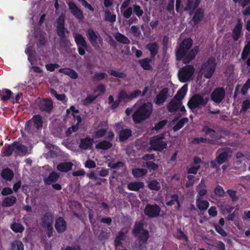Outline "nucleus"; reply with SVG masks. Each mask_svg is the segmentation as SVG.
Returning <instances> with one entry per match:
<instances>
[{
    "mask_svg": "<svg viewBox=\"0 0 250 250\" xmlns=\"http://www.w3.org/2000/svg\"><path fill=\"white\" fill-rule=\"evenodd\" d=\"M54 216L51 212H45L42 218V228L53 225Z\"/></svg>",
    "mask_w": 250,
    "mask_h": 250,
    "instance_id": "21",
    "label": "nucleus"
},
{
    "mask_svg": "<svg viewBox=\"0 0 250 250\" xmlns=\"http://www.w3.org/2000/svg\"><path fill=\"white\" fill-rule=\"evenodd\" d=\"M153 59L150 57V58H145L139 61V63L140 66L145 70H151L152 69L150 62L152 61Z\"/></svg>",
    "mask_w": 250,
    "mask_h": 250,
    "instance_id": "35",
    "label": "nucleus"
},
{
    "mask_svg": "<svg viewBox=\"0 0 250 250\" xmlns=\"http://www.w3.org/2000/svg\"><path fill=\"white\" fill-rule=\"evenodd\" d=\"M67 4L71 13L77 19L82 20L84 18L83 11L77 6L74 2L70 1Z\"/></svg>",
    "mask_w": 250,
    "mask_h": 250,
    "instance_id": "16",
    "label": "nucleus"
},
{
    "mask_svg": "<svg viewBox=\"0 0 250 250\" xmlns=\"http://www.w3.org/2000/svg\"><path fill=\"white\" fill-rule=\"evenodd\" d=\"M93 145V139L89 136L80 140V143L79 147L83 150H86L91 148Z\"/></svg>",
    "mask_w": 250,
    "mask_h": 250,
    "instance_id": "22",
    "label": "nucleus"
},
{
    "mask_svg": "<svg viewBox=\"0 0 250 250\" xmlns=\"http://www.w3.org/2000/svg\"><path fill=\"white\" fill-rule=\"evenodd\" d=\"M250 54V41H249L247 44L244 46L241 54V59L243 60H245Z\"/></svg>",
    "mask_w": 250,
    "mask_h": 250,
    "instance_id": "48",
    "label": "nucleus"
},
{
    "mask_svg": "<svg viewBox=\"0 0 250 250\" xmlns=\"http://www.w3.org/2000/svg\"><path fill=\"white\" fill-rule=\"evenodd\" d=\"M188 91V85L184 84L177 92L173 99L182 104V100L184 99Z\"/></svg>",
    "mask_w": 250,
    "mask_h": 250,
    "instance_id": "26",
    "label": "nucleus"
},
{
    "mask_svg": "<svg viewBox=\"0 0 250 250\" xmlns=\"http://www.w3.org/2000/svg\"><path fill=\"white\" fill-rule=\"evenodd\" d=\"M28 151L27 147L18 141H15V156H24Z\"/></svg>",
    "mask_w": 250,
    "mask_h": 250,
    "instance_id": "17",
    "label": "nucleus"
},
{
    "mask_svg": "<svg viewBox=\"0 0 250 250\" xmlns=\"http://www.w3.org/2000/svg\"><path fill=\"white\" fill-rule=\"evenodd\" d=\"M13 95L12 92L7 88L0 89V96L1 100L3 102H7L11 99Z\"/></svg>",
    "mask_w": 250,
    "mask_h": 250,
    "instance_id": "36",
    "label": "nucleus"
},
{
    "mask_svg": "<svg viewBox=\"0 0 250 250\" xmlns=\"http://www.w3.org/2000/svg\"><path fill=\"white\" fill-rule=\"evenodd\" d=\"M200 2L201 0H188L185 10L189 11L190 15H192L195 10L199 7Z\"/></svg>",
    "mask_w": 250,
    "mask_h": 250,
    "instance_id": "20",
    "label": "nucleus"
},
{
    "mask_svg": "<svg viewBox=\"0 0 250 250\" xmlns=\"http://www.w3.org/2000/svg\"><path fill=\"white\" fill-rule=\"evenodd\" d=\"M195 72V68L192 65H186L181 68L178 72V77L181 83H186L190 81Z\"/></svg>",
    "mask_w": 250,
    "mask_h": 250,
    "instance_id": "6",
    "label": "nucleus"
},
{
    "mask_svg": "<svg viewBox=\"0 0 250 250\" xmlns=\"http://www.w3.org/2000/svg\"><path fill=\"white\" fill-rule=\"evenodd\" d=\"M193 16L191 19V21L194 25H197L200 22L203 21L205 15V9L202 8H197L193 12Z\"/></svg>",
    "mask_w": 250,
    "mask_h": 250,
    "instance_id": "14",
    "label": "nucleus"
},
{
    "mask_svg": "<svg viewBox=\"0 0 250 250\" xmlns=\"http://www.w3.org/2000/svg\"><path fill=\"white\" fill-rule=\"evenodd\" d=\"M227 192L233 201H236L238 200V197L236 195V191L235 190L228 189Z\"/></svg>",
    "mask_w": 250,
    "mask_h": 250,
    "instance_id": "63",
    "label": "nucleus"
},
{
    "mask_svg": "<svg viewBox=\"0 0 250 250\" xmlns=\"http://www.w3.org/2000/svg\"><path fill=\"white\" fill-rule=\"evenodd\" d=\"M242 29V23L240 19H238L237 22L232 30V37L234 41H237L239 39Z\"/></svg>",
    "mask_w": 250,
    "mask_h": 250,
    "instance_id": "24",
    "label": "nucleus"
},
{
    "mask_svg": "<svg viewBox=\"0 0 250 250\" xmlns=\"http://www.w3.org/2000/svg\"><path fill=\"white\" fill-rule=\"evenodd\" d=\"M217 63L215 58H208L207 61L201 66V70L203 72L204 77L210 79L215 72Z\"/></svg>",
    "mask_w": 250,
    "mask_h": 250,
    "instance_id": "4",
    "label": "nucleus"
},
{
    "mask_svg": "<svg viewBox=\"0 0 250 250\" xmlns=\"http://www.w3.org/2000/svg\"><path fill=\"white\" fill-rule=\"evenodd\" d=\"M250 88V79H248L247 80V81L246 82V83L243 85V86L241 88V92L242 93V94L243 95H245L247 93V92Z\"/></svg>",
    "mask_w": 250,
    "mask_h": 250,
    "instance_id": "62",
    "label": "nucleus"
},
{
    "mask_svg": "<svg viewBox=\"0 0 250 250\" xmlns=\"http://www.w3.org/2000/svg\"><path fill=\"white\" fill-rule=\"evenodd\" d=\"M136 108L132 115L134 123L136 124H141L148 119L153 112V105L151 102H147L134 106Z\"/></svg>",
    "mask_w": 250,
    "mask_h": 250,
    "instance_id": "2",
    "label": "nucleus"
},
{
    "mask_svg": "<svg viewBox=\"0 0 250 250\" xmlns=\"http://www.w3.org/2000/svg\"><path fill=\"white\" fill-rule=\"evenodd\" d=\"M161 211V208L158 205L147 204L144 209V213L149 218H154L159 216Z\"/></svg>",
    "mask_w": 250,
    "mask_h": 250,
    "instance_id": "11",
    "label": "nucleus"
},
{
    "mask_svg": "<svg viewBox=\"0 0 250 250\" xmlns=\"http://www.w3.org/2000/svg\"><path fill=\"white\" fill-rule=\"evenodd\" d=\"M196 207L201 211L206 210L209 206V203L207 200H201L199 197L196 200Z\"/></svg>",
    "mask_w": 250,
    "mask_h": 250,
    "instance_id": "38",
    "label": "nucleus"
},
{
    "mask_svg": "<svg viewBox=\"0 0 250 250\" xmlns=\"http://www.w3.org/2000/svg\"><path fill=\"white\" fill-rule=\"evenodd\" d=\"M145 187L144 183L142 182H132L127 185V188L129 190L138 191Z\"/></svg>",
    "mask_w": 250,
    "mask_h": 250,
    "instance_id": "32",
    "label": "nucleus"
},
{
    "mask_svg": "<svg viewBox=\"0 0 250 250\" xmlns=\"http://www.w3.org/2000/svg\"><path fill=\"white\" fill-rule=\"evenodd\" d=\"M115 38V39L119 42L125 44H128L130 43V41L129 39L120 33H117Z\"/></svg>",
    "mask_w": 250,
    "mask_h": 250,
    "instance_id": "46",
    "label": "nucleus"
},
{
    "mask_svg": "<svg viewBox=\"0 0 250 250\" xmlns=\"http://www.w3.org/2000/svg\"><path fill=\"white\" fill-rule=\"evenodd\" d=\"M13 153L15 154V141L8 145L5 150L3 152V155L4 156L10 157Z\"/></svg>",
    "mask_w": 250,
    "mask_h": 250,
    "instance_id": "44",
    "label": "nucleus"
},
{
    "mask_svg": "<svg viewBox=\"0 0 250 250\" xmlns=\"http://www.w3.org/2000/svg\"><path fill=\"white\" fill-rule=\"evenodd\" d=\"M73 164L72 162L60 163L57 166V169L61 172H67L71 170Z\"/></svg>",
    "mask_w": 250,
    "mask_h": 250,
    "instance_id": "33",
    "label": "nucleus"
},
{
    "mask_svg": "<svg viewBox=\"0 0 250 250\" xmlns=\"http://www.w3.org/2000/svg\"><path fill=\"white\" fill-rule=\"evenodd\" d=\"M149 237V231L147 229H143V231H142L136 237L140 245H146L147 244Z\"/></svg>",
    "mask_w": 250,
    "mask_h": 250,
    "instance_id": "28",
    "label": "nucleus"
},
{
    "mask_svg": "<svg viewBox=\"0 0 250 250\" xmlns=\"http://www.w3.org/2000/svg\"><path fill=\"white\" fill-rule=\"evenodd\" d=\"M147 172V170L145 168H135L132 170V174L135 178L144 177Z\"/></svg>",
    "mask_w": 250,
    "mask_h": 250,
    "instance_id": "41",
    "label": "nucleus"
},
{
    "mask_svg": "<svg viewBox=\"0 0 250 250\" xmlns=\"http://www.w3.org/2000/svg\"><path fill=\"white\" fill-rule=\"evenodd\" d=\"M250 108V101L246 100L242 102L240 113L246 112Z\"/></svg>",
    "mask_w": 250,
    "mask_h": 250,
    "instance_id": "60",
    "label": "nucleus"
},
{
    "mask_svg": "<svg viewBox=\"0 0 250 250\" xmlns=\"http://www.w3.org/2000/svg\"><path fill=\"white\" fill-rule=\"evenodd\" d=\"M202 132L205 133L206 135L209 136L211 138L215 141L219 140L222 138L221 135L218 133L214 129L210 128L208 125H205L203 127Z\"/></svg>",
    "mask_w": 250,
    "mask_h": 250,
    "instance_id": "18",
    "label": "nucleus"
},
{
    "mask_svg": "<svg viewBox=\"0 0 250 250\" xmlns=\"http://www.w3.org/2000/svg\"><path fill=\"white\" fill-rule=\"evenodd\" d=\"M60 73H62L68 76L72 79H76L78 78V73L73 69L68 67L61 68L59 70Z\"/></svg>",
    "mask_w": 250,
    "mask_h": 250,
    "instance_id": "31",
    "label": "nucleus"
},
{
    "mask_svg": "<svg viewBox=\"0 0 250 250\" xmlns=\"http://www.w3.org/2000/svg\"><path fill=\"white\" fill-rule=\"evenodd\" d=\"M105 20L113 23L116 21V16L115 14H111L109 10H107L105 11Z\"/></svg>",
    "mask_w": 250,
    "mask_h": 250,
    "instance_id": "54",
    "label": "nucleus"
},
{
    "mask_svg": "<svg viewBox=\"0 0 250 250\" xmlns=\"http://www.w3.org/2000/svg\"><path fill=\"white\" fill-rule=\"evenodd\" d=\"M164 136L163 134L154 136L150 140L149 150L158 151H162L167 147V143L164 141Z\"/></svg>",
    "mask_w": 250,
    "mask_h": 250,
    "instance_id": "5",
    "label": "nucleus"
},
{
    "mask_svg": "<svg viewBox=\"0 0 250 250\" xmlns=\"http://www.w3.org/2000/svg\"><path fill=\"white\" fill-rule=\"evenodd\" d=\"M86 35L92 46L96 49H100L103 39L99 34L93 29L88 28L86 31Z\"/></svg>",
    "mask_w": 250,
    "mask_h": 250,
    "instance_id": "8",
    "label": "nucleus"
},
{
    "mask_svg": "<svg viewBox=\"0 0 250 250\" xmlns=\"http://www.w3.org/2000/svg\"><path fill=\"white\" fill-rule=\"evenodd\" d=\"M132 9L134 13L139 18L141 17L144 14L143 10L142 9L141 6L139 5L136 4H134Z\"/></svg>",
    "mask_w": 250,
    "mask_h": 250,
    "instance_id": "56",
    "label": "nucleus"
},
{
    "mask_svg": "<svg viewBox=\"0 0 250 250\" xmlns=\"http://www.w3.org/2000/svg\"><path fill=\"white\" fill-rule=\"evenodd\" d=\"M119 140L123 142L127 140L132 135L131 129L125 128L121 129L119 132Z\"/></svg>",
    "mask_w": 250,
    "mask_h": 250,
    "instance_id": "29",
    "label": "nucleus"
},
{
    "mask_svg": "<svg viewBox=\"0 0 250 250\" xmlns=\"http://www.w3.org/2000/svg\"><path fill=\"white\" fill-rule=\"evenodd\" d=\"M79 126L77 125H73L68 127L65 132L66 137H69L73 132H75L79 130Z\"/></svg>",
    "mask_w": 250,
    "mask_h": 250,
    "instance_id": "58",
    "label": "nucleus"
},
{
    "mask_svg": "<svg viewBox=\"0 0 250 250\" xmlns=\"http://www.w3.org/2000/svg\"><path fill=\"white\" fill-rule=\"evenodd\" d=\"M188 119L187 117L182 118L179 120L176 124L173 127V130L174 131H177L182 128L185 124L188 123Z\"/></svg>",
    "mask_w": 250,
    "mask_h": 250,
    "instance_id": "47",
    "label": "nucleus"
},
{
    "mask_svg": "<svg viewBox=\"0 0 250 250\" xmlns=\"http://www.w3.org/2000/svg\"><path fill=\"white\" fill-rule=\"evenodd\" d=\"M112 146V144L110 142L106 140H104L100 142L96 145V148L97 149L107 150Z\"/></svg>",
    "mask_w": 250,
    "mask_h": 250,
    "instance_id": "42",
    "label": "nucleus"
},
{
    "mask_svg": "<svg viewBox=\"0 0 250 250\" xmlns=\"http://www.w3.org/2000/svg\"><path fill=\"white\" fill-rule=\"evenodd\" d=\"M65 17L61 14L57 19V33L61 38V43L65 45L68 43V41L65 39V31L69 33L68 31L64 27Z\"/></svg>",
    "mask_w": 250,
    "mask_h": 250,
    "instance_id": "7",
    "label": "nucleus"
},
{
    "mask_svg": "<svg viewBox=\"0 0 250 250\" xmlns=\"http://www.w3.org/2000/svg\"><path fill=\"white\" fill-rule=\"evenodd\" d=\"M143 167H146L150 171H156L159 168V165L153 161L146 162Z\"/></svg>",
    "mask_w": 250,
    "mask_h": 250,
    "instance_id": "53",
    "label": "nucleus"
},
{
    "mask_svg": "<svg viewBox=\"0 0 250 250\" xmlns=\"http://www.w3.org/2000/svg\"><path fill=\"white\" fill-rule=\"evenodd\" d=\"M60 177V175L55 171L50 172L49 175L44 178L43 182L46 185H50L51 183H54L58 181Z\"/></svg>",
    "mask_w": 250,
    "mask_h": 250,
    "instance_id": "27",
    "label": "nucleus"
},
{
    "mask_svg": "<svg viewBox=\"0 0 250 250\" xmlns=\"http://www.w3.org/2000/svg\"><path fill=\"white\" fill-rule=\"evenodd\" d=\"M39 108L41 111L50 113L53 108V102L49 99H43L39 104Z\"/></svg>",
    "mask_w": 250,
    "mask_h": 250,
    "instance_id": "13",
    "label": "nucleus"
},
{
    "mask_svg": "<svg viewBox=\"0 0 250 250\" xmlns=\"http://www.w3.org/2000/svg\"><path fill=\"white\" fill-rule=\"evenodd\" d=\"M74 38L79 54L81 56L84 55L85 53V50L88 48L87 43L84 37L82 34L75 33L74 35Z\"/></svg>",
    "mask_w": 250,
    "mask_h": 250,
    "instance_id": "10",
    "label": "nucleus"
},
{
    "mask_svg": "<svg viewBox=\"0 0 250 250\" xmlns=\"http://www.w3.org/2000/svg\"><path fill=\"white\" fill-rule=\"evenodd\" d=\"M22 93L21 92H18L15 96L12 95L11 97V102L13 104L20 103L22 100Z\"/></svg>",
    "mask_w": 250,
    "mask_h": 250,
    "instance_id": "55",
    "label": "nucleus"
},
{
    "mask_svg": "<svg viewBox=\"0 0 250 250\" xmlns=\"http://www.w3.org/2000/svg\"><path fill=\"white\" fill-rule=\"evenodd\" d=\"M188 181L185 184V186L187 188H189L193 186L195 183V176L192 175H188L187 176Z\"/></svg>",
    "mask_w": 250,
    "mask_h": 250,
    "instance_id": "61",
    "label": "nucleus"
},
{
    "mask_svg": "<svg viewBox=\"0 0 250 250\" xmlns=\"http://www.w3.org/2000/svg\"><path fill=\"white\" fill-rule=\"evenodd\" d=\"M118 97L124 103H127L131 101L129 94H128L125 90H122L119 93Z\"/></svg>",
    "mask_w": 250,
    "mask_h": 250,
    "instance_id": "49",
    "label": "nucleus"
},
{
    "mask_svg": "<svg viewBox=\"0 0 250 250\" xmlns=\"http://www.w3.org/2000/svg\"><path fill=\"white\" fill-rule=\"evenodd\" d=\"M192 44L193 41L190 38L185 39L176 48V61H182L183 63L188 64L194 60L199 49L198 46H195L191 49Z\"/></svg>",
    "mask_w": 250,
    "mask_h": 250,
    "instance_id": "1",
    "label": "nucleus"
},
{
    "mask_svg": "<svg viewBox=\"0 0 250 250\" xmlns=\"http://www.w3.org/2000/svg\"><path fill=\"white\" fill-rule=\"evenodd\" d=\"M107 76V74L105 72H95L92 76V79L93 81H101Z\"/></svg>",
    "mask_w": 250,
    "mask_h": 250,
    "instance_id": "50",
    "label": "nucleus"
},
{
    "mask_svg": "<svg viewBox=\"0 0 250 250\" xmlns=\"http://www.w3.org/2000/svg\"><path fill=\"white\" fill-rule=\"evenodd\" d=\"M144 224L142 221H137L135 223L132 233L134 237H137L141 232L143 231Z\"/></svg>",
    "mask_w": 250,
    "mask_h": 250,
    "instance_id": "30",
    "label": "nucleus"
},
{
    "mask_svg": "<svg viewBox=\"0 0 250 250\" xmlns=\"http://www.w3.org/2000/svg\"><path fill=\"white\" fill-rule=\"evenodd\" d=\"M225 95L226 92L224 88L218 87L215 88L211 94V99L215 103L220 104L225 98Z\"/></svg>",
    "mask_w": 250,
    "mask_h": 250,
    "instance_id": "12",
    "label": "nucleus"
},
{
    "mask_svg": "<svg viewBox=\"0 0 250 250\" xmlns=\"http://www.w3.org/2000/svg\"><path fill=\"white\" fill-rule=\"evenodd\" d=\"M216 153L218 155L215 158V161L217 164L221 165L231 157L232 150L230 147H224L218 149Z\"/></svg>",
    "mask_w": 250,
    "mask_h": 250,
    "instance_id": "9",
    "label": "nucleus"
},
{
    "mask_svg": "<svg viewBox=\"0 0 250 250\" xmlns=\"http://www.w3.org/2000/svg\"><path fill=\"white\" fill-rule=\"evenodd\" d=\"M10 228L15 233H21L24 229V227L21 223L16 222L13 223Z\"/></svg>",
    "mask_w": 250,
    "mask_h": 250,
    "instance_id": "45",
    "label": "nucleus"
},
{
    "mask_svg": "<svg viewBox=\"0 0 250 250\" xmlns=\"http://www.w3.org/2000/svg\"><path fill=\"white\" fill-rule=\"evenodd\" d=\"M147 187L149 189L155 191H159L161 188L160 183L155 179L150 180Z\"/></svg>",
    "mask_w": 250,
    "mask_h": 250,
    "instance_id": "43",
    "label": "nucleus"
},
{
    "mask_svg": "<svg viewBox=\"0 0 250 250\" xmlns=\"http://www.w3.org/2000/svg\"><path fill=\"white\" fill-rule=\"evenodd\" d=\"M31 122L33 123L35 127L38 129L42 128L43 126V121L42 117L40 115H34L31 120L26 122V125H27Z\"/></svg>",
    "mask_w": 250,
    "mask_h": 250,
    "instance_id": "23",
    "label": "nucleus"
},
{
    "mask_svg": "<svg viewBox=\"0 0 250 250\" xmlns=\"http://www.w3.org/2000/svg\"><path fill=\"white\" fill-rule=\"evenodd\" d=\"M107 132V129L105 128H102L97 130L95 132V135L98 138L104 137Z\"/></svg>",
    "mask_w": 250,
    "mask_h": 250,
    "instance_id": "64",
    "label": "nucleus"
},
{
    "mask_svg": "<svg viewBox=\"0 0 250 250\" xmlns=\"http://www.w3.org/2000/svg\"><path fill=\"white\" fill-rule=\"evenodd\" d=\"M146 48L149 51L150 58L154 59V57L157 54L159 50L158 43L156 42L148 43L146 46Z\"/></svg>",
    "mask_w": 250,
    "mask_h": 250,
    "instance_id": "25",
    "label": "nucleus"
},
{
    "mask_svg": "<svg viewBox=\"0 0 250 250\" xmlns=\"http://www.w3.org/2000/svg\"><path fill=\"white\" fill-rule=\"evenodd\" d=\"M108 73L116 78L121 79H125L127 76V74L124 72H119L114 70H110L108 71Z\"/></svg>",
    "mask_w": 250,
    "mask_h": 250,
    "instance_id": "52",
    "label": "nucleus"
},
{
    "mask_svg": "<svg viewBox=\"0 0 250 250\" xmlns=\"http://www.w3.org/2000/svg\"><path fill=\"white\" fill-rule=\"evenodd\" d=\"M168 89L165 87L162 89L157 95L154 102L157 105H162L168 98Z\"/></svg>",
    "mask_w": 250,
    "mask_h": 250,
    "instance_id": "15",
    "label": "nucleus"
},
{
    "mask_svg": "<svg viewBox=\"0 0 250 250\" xmlns=\"http://www.w3.org/2000/svg\"><path fill=\"white\" fill-rule=\"evenodd\" d=\"M10 250H24L23 244L20 240H15L12 243Z\"/></svg>",
    "mask_w": 250,
    "mask_h": 250,
    "instance_id": "51",
    "label": "nucleus"
},
{
    "mask_svg": "<svg viewBox=\"0 0 250 250\" xmlns=\"http://www.w3.org/2000/svg\"><path fill=\"white\" fill-rule=\"evenodd\" d=\"M17 200V198L15 196H10L3 199L1 205L3 207H10L14 205Z\"/></svg>",
    "mask_w": 250,
    "mask_h": 250,
    "instance_id": "39",
    "label": "nucleus"
},
{
    "mask_svg": "<svg viewBox=\"0 0 250 250\" xmlns=\"http://www.w3.org/2000/svg\"><path fill=\"white\" fill-rule=\"evenodd\" d=\"M14 172L10 168L6 167L2 170L1 176L5 180L10 181L14 177Z\"/></svg>",
    "mask_w": 250,
    "mask_h": 250,
    "instance_id": "34",
    "label": "nucleus"
},
{
    "mask_svg": "<svg viewBox=\"0 0 250 250\" xmlns=\"http://www.w3.org/2000/svg\"><path fill=\"white\" fill-rule=\"evenodd\" d=\"M181 104L180 102L173 99L167 105V109L169 112H174L178 110L179 106Z\"/></svg>",
    "mask_w": 250,
    "mask_h": 250,
    "instance_id": "37",
    "label": "nucleus"
},
{
    "mask_svg": "<svg viewBox=\"0 0 250 250\" xmlns=\"http://www.w3.org/2000/svg\"><path fill=\"white\" fill-rule=\"evenodd\" d=\"M126 235L122 230L118 232L117 235L114 239V245L116 247L120 246L122 245V241L125 240Z\"/></svg>",
    "mask_w": 250,
    "mask_h": 250,
    "instance_id": "40",
    "label": "nucleus"
},
{
    "mask_svg": "<svg viewBox=\"0 0 250 250\" xmlns=\"http://www.w3.org/2000/svg\"><path fill=\"white\" fill-rule=\"evenodd\" d=\"M55 228L59 233H63L66 230V222L63 217H59L56 219L55 223Z\"/></svg>",
    "mask_w": 250,
    "mask_h": 250,
    "instance_id": "19",
    "label": "nucleus"
},
{
    "mask_svg": "<svg viewBox=\"0 0 250 250\" xmlns=\"http://www.w3.org/2000/svg\"><path fill=\"white\" fill-rule=\"evenodd\" d=\"M214 193L216 195L222 197L225 196V190L220 185H217L214 188Z\"/></svg>",
    "mask_w": 250,
    "mask_h": 250,
    "instance_id": "57",
    "label": "nucleus"
},
{
    "mask_svg": "<svg viewBox=\"0 0 250 250\" xmlns=\"http://www.w3.org/2000/svg\"><path fill=\"white\" fill-rule=\"evenodd\" d=\"M209 100V98L208 97L204 98L200 94H195L189 99L187 105L189 109L193 110L205 106Z\"/></svg>",
    "mask_w": 250,
    "mask_h": 250,
    "instance_id": "3",
    "label": "nucleus"
},
{
    "mask_svg": "<svg viewBox=\"0 0 250 250\" xmlns=\"http://www.w3.org/2000/svg\"><path fill=\"white\" fill-rule=\"evenodd\" d=\"M167 121L166 120H163L158 122L154 127L152 128V130H155L158 131L162 129L167 124Z\"/></svg>",
    "mask_w": 250,
    "mask_h": 250,
    "instance_id": "59",
    "label": "nucleus"
}]
</instances>
